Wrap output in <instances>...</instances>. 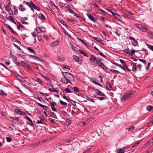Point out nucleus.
Here are the masks:
<instances>
[{"label": "nucleus", "instance_id": "f257e3e1", "mask_svg": "<svg viewBox=\"0 0 153 153\" xmlns=\"http://www.w3.org/2000/svg\"><path fill=\"white\" fill-rule=\"evenodd\" d=\"M133 94L132 91H129L121 97V101L123 102H124L131 98L133 96Z\"/></svg>", "mask_w": 153, "mask_h": 153}, {"label": "nucleus", "instance_id": "f03ea898", "mask_svg": "<svg viewBox=\"0 0 153 153\" xmlns=\"http://www.w3.org/2000/svg\"><path fill=\"white\" fill-rule=\"evenodd\" d=\"M62 74L65 77L69 80H70V82L71 81L73 82L74 80V77L70 73L67 72H62Z\"/></svg>", "mask_w": 153, "mask_h": 153}, {"label": "nucleus", "instance_id": "7ed1b4c3", "mask_svg": "<svg viewBox=\"0 0 153 153\" xmlns=\"http://www.w3.org/2000/svg\"><path fill=\"white\" fill-rule=\"evenodd\" d=\"M5 9L8 12L9 14L12 15L13 14V12L11 10L10 6L8 5H4Z\"/></svg>", "mask_w": 153, "mask_h": 153}, {"label": "nucleus", "instance_id": "20e7f679", "mask_svg": "<svg viewBox=\"0 0 153 153\" xmlns=\"http://www.w3.org/2000/svg\"><path fill=\"white\" fill-rule=\"evenodd\" d=\"M61 81L64 84H67L69 83L71 84V82L70 81V80H69L64 76L62 78Z\"/></svg>", "mask_w": 153, "mask_h": 153}, {"label": "nucleus", "instance_id": "39448f33", "mask_svg": "<svg viewBox=\"0 0 153 153\" xmlns=\"http://www.w3.org/2000/svg\"><path fill=\"white\" fill-rule=\"evenodd\" d=\"M91 57L89 59V60L91 61V60L95 61L96 62V63L98 65L99 63L101 61L98 60L97 59V58L95 57L93 55H91Z\"/></svg>", "mask_w": 153, "mask_h": 153}, {"label": "nucleus", "instance_id": "423d86ee", "mask_svg": "<svg viewBox=\"0 0 153 153\" xmlns=\"http://www.w3.org/2000/svg\"><path fill=\"white\" fill-rule=\"evenodd\" d=\"M51 108L52 110L54 112H56L57 110L55 107V106L56 105V102H51Z\"/></svg>", "mask_w": 153, "mask_h": 153}, {"label": "nucleus", "instance_id": "0eeeda50", "mask_svg": "<svg viewBox=\"0 0 153 153\" xmlns=\"http://www.w3.org/2000/svg\"><path fill=\"white\" fill-rule=\"evenodd\" d=\"M86 15L88 17L89 19L93 22L95 23L97 21V20L94 19L90 13H87Z\"/></svg>", "mask_w": 153, "mask_h": 153}, {"label": "nucleus", "instance_id": "6e6552de", "mask_svg": "<svg viewBox=\"0 0 153 153\" xmlns=\"http://www.w3.org/2000/svg\"><path fill=\"white\" fill-rule=\"evenodd\" d=\"M24 118L25 119L27 120L28 121L27 122V123L28 124L30 125L31 126L33 127L34 126V124L32 123V121L30 118L27 116L25 117Z\"/></svg>", "mask_w": 153, "mask_h": 153}, {"label": "nucleus", "instance_id": "1a4fd4ad", "mask_svg": "<svg viewBox=\"0 0 153 153\" xmlns=\"http://www.w3.org/2000/svg\"><path fill=\"white\" fill-rule=\"evenodd\" d=\"M129 39L131 41H132V42L134 46H137L138 44V42L136 39L132 36L129 37Z\"/></svg>", "mask_w": 153, "mask_h": 153}, {"label": "nucleus", "instance_id": "9d476101", "mask_svg": "<svg viewBox=\"0 0 153 153\" xmlns=\"http://www.w3.org/2000/svg\"><path fill=\"white\" fill-rule=\"evenodd\" d=\"M64 6L65 8H67L68 9V10H69L71 13L73 14L74 13V12L70 8V6L68 4L66 3L64 4Z\"/></svg>", "mask_w": 153, "mask_h": 153}, {"label": "nucleus", "instance_id": "9b49d317", "mask_svg": "<svg viewBox=\"0 0 153 153\" xmlns=\"http://www.w3.org/2000/svg\"><path fill=\"white\" fill-rule=\"evenodd\" d=\"M105 86L106 88L109 90L110 91L112 90V86L109 82L108 81L106 82Z\"/></svg>", "mask_w": 153, "mask_h": 153}, {"label": "nucleus", "instance_id": "f8f14e48", "mask_svg": "<svg viewBox=\"0 0 153 153\" xmlns=\"http://www.w3.org/2000/svg\"><path fill=\"white\" fill-rule=\"evenodd\" d=\"M15 112L17 114H19L21 115H23L25 114V112L17 109H15Z\"/></svg>", "mask_w": 153, "mask_h": 153}, {"label": "nucleus", "instance_id": "ddd939ff", "mask_svg": "<svg viewBox=\"0 0 153 153\" xmlns=\"http://www.w3.org/2000/svg\"><path fill=\"white\" fill-rule=\"evenodd\" d=\"M59 41L58 40H57L56 41L52 42L51 43L50 45L53 47H55L59 45Z\"/></svg>", "mask_w": 153, "mask_h": 153}, {"label": "nucleus", "instance_id": "4468645a", "mask_svg": "<svg viewBox=\"0 0 153 153\" xmlns=\"http://www.w3.org/2000/svg\"><path fill=\"white\" fill-rule=\"evenodd\" d=\"M146 36L149 38L153 39V33L149 31L147 33Z\"/></svg>", "mask_w": 153, "mask_h": 153}, {"label": "nucleus", "instance_id": "2eb2a0df", "mask_svg": "<svg viewBox=\"0 0 153 153\" xmlns=\"http://www.w3.org/2000/svg\"><path fill=\"white\" fill-rule=\"evenodd\" d=\"M19 10L21 11H24L26 10V8L22 4H21L19 6Z\"/></svg>", "mask_w": 153, "mask_h": 153}, {"label": "nucleus", "instance_id": "dca6fc26", "mask_svg": "<svg viewBox=\"0 0 153 153\" xmlns=\"http://www.w3.org/2000/svg\"><path fill=\"white\" fill-rule=\"evenodd\" d=\"M135 26L138 28L140 30L141 29H142L144 26L141 24H135Z\"/></svg>", "mask_w": 153, "mask_h": 153}, {"label": "nucleus", "instance_id": "f3484780", "mask_svg": "<svg viewBox=\"0 0 153 153\" xmlns=\"http://www.w3.org/2000/svg\"><path fill=\"white\" fill-rule=\"evenodd\" d=\"M38 17L39 18L42 20H45L46 19L45 16L41 13L39 14Z\"/></svg>", "mask_w": 153, "mask_h": 153}, {"label": "nucleus", "instance_id": "a211bd4d", "mask_svg": "<svg viewBox=\"0 0 153 153\" xmlns=\"http://www.w3.org/2000/svg\"><path fill=\"white\" fill-rule=\"evenodd\" d=\"M38 104L42 108L46 110H47L48 108V107L47 106H45L44 105H43L40 103H38Z\"/></svg>", "mask_w": 153, "mask_h": 153}, {"label": "nucleus", "instance_id": "6ab92c4d", "mask_svg": "<svg viewBox=\"0 0 153 153\" xmlns=\"http://www.w3.org/2000/svg\"><path fill=\"white\" fill-rule=\"evenodd\" d=\"M114 16L117 20L120 21L122 20V17L116 13V14H114Z\"/></svg>", "mask_w": 153, "mask_h": 153}, {"label": "nucleus", "instance_id": "aec40b11", "mask_svg": "<svg viewBox=\"0 0 153 153\" xmlns=\"http://www.w3.org/2000/svg\"><path fill=\"white\" fill-rule=\"evenodd\" d=\"M71 49L73 50L75 52H75V53H79V52L77 51L78 50V48L74 46L72 44H71Z\"/></svg>", "mask_w": 153, "mask_h": 153}, {"label": "nucleus", "instance_id": "412c9836", "mask_svg": "<svg viewBox=\"0 0 153 153\" xmlns=\"http://www.w3.org/2000/svg\"><path fill=\"white\" fill-rule=\"evenodd\" d=\"M89 2L94 6L98 8L99 7V6L97 5L92 0H89Z\"/></svg>", "mask_w": 153, "mask_h": 153}, {"label": "nucleus", "instance_id": "4be33fe9", "mask_svg": "<svg viewBox=\"0 0 153 153\" xmlns=\"http://www.w3.org/2000/svg\"><path fill=\"white\" fill-rule=\"evenodd\" d=\"M78 51H78L79 53H80L81 54H82L83 56H87V57L88 56L86 54L85 52H84L83 51H82V50H81L80 49H79V50Z\"/></svg>", "mask_w": 153, "mask_h": 153}, {"label": "nucleus", "instance_id": "5701e85b", "mask_svg": "<svg viewBox=\"0 0 153 153\" xmlns=\"http://www.w3.org/2000/svg\"><path fill=\"white\" fill-rule=\"evenodd\" d=\"M24 4H26L27 5L30 7L32 9V4L33 2H30L28 1H26L25 2H23Z\"/></svg>", "mask_w": 153, "mask_h": 153}, {"label": "nucleus", "instance_id": "b1692460", "mask_svg": "<svg viewBox=\"0 0 153 153\" xmlns=\"http://www.w3.org/2000/svg\"><path fill=\"white\" fill-rule=\"evenodd\" d=\"M32 8L33 7L36 10H37L38 11L40 10L38 6L34 4L33 3L32 4Z\"/></svg>", "mask_w": 153, "mask_h": 153}, {"label": "nucleus", "instance_id": "393cba45", "mask_svg": "<svg viewBox=\"0 0 153 153\" xmlns=\"http://www.w3.org/2000/svg\"><path fill=\"white\" fill-rule=\"evenodd\" d=\"M17 25L20 28H22L24 30L25 29V27L22 25L20 22H18L17 23Z\"/></svg>", "mask_w": 153, "mask_h": 153}, {"label": "nucleus", "instance_id": "a878e982", "mask_svg": "<svg viewBox=\"0 0 153 153\" xmlns=\"http://www.w3.org/2000/svg\"><path fill=\"white\" fill-rule=\"evenodd\" d=\"M73 59L75 60V61L77 62H79V58L77 56L75 55H73Z\"/></svg>", "mask_w": 153, "mask_h": 153}, {"label": "nucleus", "instance_id": "bb28decb", "mask_svg": "<svg viewBox=\"0 0 153 153\" xmlns=\"http://www.w3.org/2000/svg\"><path fill=\"white\" fill-rule=\"evenodd\" d=\"M62 30L63 32L65 33V34L68 36L69 37V38H70L71 37L70 35L65 30V29L63 27H62Z\"/></svg>", "mask_w": 153, "mask_h": 153}, {"label": "nucleus", "instance_id": "cd10ccee", "mask_svg": "<svg viewBox=\"0 0 153 153\" xmlns=\"http://www.w3.org/2000/svg\"><path fill=\"white\" fill-rule=\"evenodd\" d=\"M35 81H36L37 82H38V83L40 85H42V82L41 80V79H40L39 78H37L36 79H35Z\"/></svg>", "mask_w": 153, "mask_h": 153}, {"label": "nucleus", "instance_id": "c85d7f7f", "mask_svg": "<svg viewBox=\"0 0 153 153\" xmlns=\"http://www.w3.org/2000/svg\"><path fill=\"white\" fill-rule=\"evenodd\" d=\"M146 44L148 48L153 51V46L147 43H146Z\"/></svg>", "mask_w": 153, "mask_h": 153}, {"label": "nucleus", "instance_id": "c756f323", "mask_svg": "<svg viewBox=\"0 0 153 153\" xmlns=\"http://www.w3.org/2000/svg\"><path fill=\"white\" fill-rule=\"evenodd\" d=\"M153 109V107L151 105H148L146 108V109L147 111H150Z\"/></svg>", "mask_w": 153, "mask_h": 153}, {"label": "nucleus", "instance_id": "7c9ffc66", "mask_svg": "<svg viewBox=\"0 0 153 153\" xmlns=\"http://www.w3.org/2000/svg\"><path fill=\"white\" fill-rule=\"evenodd\" d=\"M94 39L98 42H99L100 43H102V42H103V41L100 38H98L97 37H94Z\"/></svg>", "mask_w": 153, "mask_h": 153}, {"label": "nucleus", "instance_id": "2f4dec72", "mask_svg": "<svg viewBox=\"0 0 153 153\" xmlns=\"http://www.w3.org/2000/svg\"><path fill=\"white\" fill-rule=\"evenodd\" d=\"M59 21L60 22L63 24V25H65L66 26V27H67V25H66V24L65 23V22H64V21L62 19H59Z\"/></svg>", "mask_w": 153, "mask_h": 153}, {"label": "nucleus", "instance_id": "473e14b6", "mask_svg": "<svg viewBox=\"0 0 153 153\" xmlns=\"http://www.w3.org/2000/svg\"><path fill=\"white\" fill-rule=\"evenodd\" d=\"M117 152L118 153H124L125 151L121 149H117Z\"/></svg>", "mask_w": 153, "mask_h": 153}, {"label": "nucleus", "instance_id": "72a5a7b5", "mask_svg": "<svg viewBox=\"0 0 153 153\" xmlns=\"http://www.w3.org/2000/svg\"><path fill=\"white\" fill-rule=\"evenodd\" d=\"M124 67V69H122L123 70L126 71V70H127L128 72H130L131 71V70L129 69L127 66H126Z\"/></svg>", "mask_w": 153, "mask_h": 153}, {"label": "nucleus", "instance_id": "f704fd0d", "mask_svg": "<svg viewBox=\"0 0 153 153\" xmlns=\"http://www.w3.org/2000/svg\"><path fill=\"white\" fill-rule=\"evenodd\" d=\"M96 90L98 92L99 95L102 96H105V94L103 93L101 91H99L98 90Z\"/></svg>", "mask_w": 153, "mask_h": 153}, {"label": "nucleus", "instance_id": "c9c22d12", "mask_svg": "<svg viewBox=\"0 0 153 153\" xmlns=\"http://www.w3.org/2000/svg\"><path fill=\"white\" fill-rule=\"evenodd\" d=\"M100 66L102 69L105 71H106L108 69V68L103 63Z\"/></svg>", "mask_w": 153, "mask_h": 153}, {"label": "nucleus", "instance_id": "e433bc0d", "mask_svg": "<svg viewBox=\"0 0 153 153\" xmlns=\"http://www.w3.org/2000/svg\"><path fill=\"white\" fill-rule=\"evenodd\" d=\"M6 140L7 142H10L12 141V138L10 137H6Z\"/></svg>", "mask_w": 153, "mask_h": 153}, {"label": "nucleus", "instance_id": "4c0bfd02", "mask_svg": "<svg viewBox=\"0 0 153 153\" xmlns=\"http://www.w3.org/2000/svg\"><path fill=\"white\" fill-rule=\"evenodd\" d=\"M113 64H114L115 65L120 67V68H121L122 69H124V67L123 66H122V65H121L118 64L117 63H116L115 62Z\"/></svg>", "mask_w": 153, "mask_h": 153}, {"label": "nucleus", "instance_id": "58836bf2", "mask_svg": "<svg viewBox=\"0 0 153 153\" xmlns=\"http://www.w3.org/2000/svg\"><path fill=\"white\" fill-rule=\"evenodd\" d=\"M148 29L147 28L145 27L144 26L143 27V28L142 29H141V31L143 32H146L147 31Z\"/></svg>", "mask_w": 153, "mask_h": 153}, {"label": "nucleus", "instance_id": "ea45409f", "mask_svg": "<svg viewBox=\"0 0 153 153\" xmlns=\"http://www.w3.org/2000/svg\"><path fill=\"white\" fill-rule=\"evenodd\" d=\"M48 90L50 91H51L52 92H56L57 93H58V91L54 88H53V89H49Z\"/></svg>", "mask_w": 153, "mask_h": 153}, {"label": "nucleus", "instance_id": "a19ab883", "mask_svg": "<svg viewBox=\"0 0 153 153\" xmlns=\"http://www.w3.org/2000/svg\"><path fill=\"white\" fill-rule=\"evenodd\" d=\"M120 61L121 64L124 66V67L126 66V63L124 61L121 59H120Z\"/></svg>", "mask_w": 153, "mask_h": 153}, {"label": "nucleus", "instance_id": "79ce46f5", "mask_svg": "<svg viewBox=\"0 0 153 153\" xmlns=\"http://www.w3.org/2000/svg\"><path fill=\"white\" fill-rule=\"evenodd\" d=\"M6 18L7 19V20H11V21H14V19H13V16H10L9 18H7V17H6Z\"/></svg>", "mask_w": 153, "mask_h": 153}, {"label": "nucleus", "instance_id": "37998d69", "mask_svg": "<svg viewBox=\"0 0 153 153\" xmlns=\"http://www.w3.org/2000/svg\"><path fill=\"white\" fill-rule=\"evenodd\" d=\"M129 50L128 49H124L123 51L125 53L129 54Z\"/></svg>", "mask_w": 153, "mask_h": 153}, {"label": "nucleus", "instance_id": "c03bdc74", "mask_svg": "<svg viewBox=\"0 0 153 153\" xmlns=\"http://www.w3.org/2000/svg\"><path fill=\"white\" fill-rule=\"evenodd\" d=\"M36 31L38 33H40L41 31V29L39 27H37L36 29Z\"/></svg>", "mask_w": 153, "mask_h": 153}, {"label": "nucleus", "instance_id": "a18cd8bd", "mask_svg": "<svg viewBox=\"0 0 153 153\" xmlns=\"http://www.w3.org/2000/svg\"><path fill=\"white\" fill-rule=\"evenodd\" d=\"M11 56L12 57L13 61H16L17 60V58L15 55H13Z\"/></svg>", "mask_w": 153, "mask_h": 153}, {"label": "nucleus", "instance_id": "49530a36", "mask_svg": "<svg viewBox=\"0 0 153 153\" xmlns=\"http://www.w3.org/2000/svg\"><path fill=\"white\" fill-rule=\"evenodd\" d=\"M131 52L129 51V54L132 55H133L135 52V50H131Z\"/></svg>", "mask_w": 153, "mask_h": 153}, {"label": "nucleus", "instance_id": "de8ad7c7", "mask_svg": "<svg viewBox=\"0 0 153 153\" xmlns=\"http://www.w3.org/2000/svg\"><path fill=\"white\" fill-rule=\"evenodd\" d=\"M66 121L68 123V125H69L71 123V120L69 118H67L66 119Z\"/></svg>", "mask_w": 153, "mask_h": 153}, {"label": "nucleus", "instance_id": "09e8293b", "mask_svg": "<svg viewBox=\"0 0 153 153\" xmlns=\"http://www.w3.org/2000/svg\"><path fill=\"white\" fill-rule=\"evenodd\" d=\"M65 91L67 93H72V91L70 90L69 88H66L65 90Z\"/></svg>", "mask_w": 153, "mask_h": 153}, {"label": "nucleus", "instance_id": "8fccbe9b", "mask_svg": "<svg viewBox=\"0 0 153 153\" xmlns=\"http://www.w3.org/2000/svg\"><path fill=\"white\" fill-rule=\"evenodd\" d=\"M60 102L61 104L62 105H67V103L66 102H64L61 100L60 101Z\"/></svg>", "mask_w": 153, "mask_h": 153}, {"label": "nucleus", "instance_id": "3c124183", "mask_svg": "<svg viewBox=\"0 0 153 153\" xmlns=\"http://www.w3.org/2000/svg\"><path fill=\"white\" fill-rule=\"evenodd\" d=\"M27 49L29 51L32 53H33L35 52V51L30 47H28L27 48Z\"/></svg>", "mask_w": 153, "mask_h": 153}, {"label": "nucleus", "instance_id": "603ef678", "mask_svg": "<svg viewBox=\"0 0 153 153\" xmlns=\"http://www.w3.org/2000/svg\"><path fill=\"white\" fill-rule=\"evenodd\" d=\"M135 128L134 127V126H130L129 128H127L128 129L129 131H131Z\"/></svg>", "mask_w": 153, "mask_h": 153}, {"label": "nucleus", "instance_id": "864d4df0", "mask_svg": "<svg viewBox=\"0 0 153 153\" xmlns=\"http://www.w3.org/2000/svg\"><path fill=\"white\" fill-rule=\"evenodd\" d=\"M110 70L111 72H115L118 74H119L120 73V72L118 71L113 69H111Z\"/></svg>", "mask_w": 153, "mask_h": 153}, {"label": "nucleus", "instance_id": "5fc2aeb1", "mask_svg": "<svg viewBox=\"0 0 153 153\" xmlns=\"http://www.w3.org/2000/svg\"><path fill=\"white\" fill-rule=\"evenodd\" d=\"M115 33L118 36H120L121 33H120V31H118L117 30L115 32Z\"/></svg>", "mask_w": 153, "mask_h": 153}, {"label": "nucleus", "instance_id": "6e6d98bb", "mask_svg": "<svg viewBox=\"0 0 153 153\" xmlns=\"http://www.w3.org/2000/svg\"><path fill=\"white\" fill-rule=\"evenodd\" d=\"M0 94L2 95L3 96H4V95L7 96V95L4 93V91L2 90H0Z\"/></svg>", "mask_w": 153, "mask_h": 153}, {"label": "nucleus", "instance_id": "4d7b16f0", "mask_svg": "<svg viewBox=\"0 0 153 153\" xmlns=\"http://www.w3.org/2000/svg\"><path fill=\"white\" fill-rule=\"evenodd\" d=\"M98 53L102 57H105V55H104L103 54V53L101 51H98Z\"/></svg>", "mask_w": 153, "mask_h": 153}, {"label": "nucleus", "instance_id": "13d9d810", "mask_svg": "<svg viewBox=\"0 0 153 153\" xmlns=\"http://www.w3.org/2000/svg\"><path fill=\"white\" fill-rule=\"evenodd\" d=\"M139 60L140 62H142L144 64H146V61L145 60L139 59Z\"/></svg>", "mask_w": 153, "mask_h": 153}, {"label": "nucleus", "instance_id": "bf43d9fd", "mask_svg": "<svg viewBox=\"0 0 153 153\" xmlns=\"http://www.w3.org/2000/svg\"><path fill=\"white\" fill-rule=\"evenodd\" d=\"M74 91L76 92H78L79 91V90L76 87H74Z\"/></svg>", "mask_w": 153, "mask_h": 153}, {"label": "nucleus", "instance_id": "052dcab7", "mask_svg": "<svg viewBox=\"0 0 153 153\" xmlns=\"http://www.w3.org/2000/svg\"><path fill=\"white\" fill-rule=\"evenodd\" d=\"M63 68H66L68 70H70V68H69V66H66L65 65H62Z\"/></svg>", "mask_w": 153, "mask_h": 153}, {"label": "nucleus", "instance_id": "680f3d73", "mask_svg": "<svg viewBox=\"0 0 153 153\" xmlns=\"http://www.w3.org/2000/svg\"><path fill=\"white\" fill-rule=\"evenodd\" d=\"M14 13H13V14H14V15H16L18 13V10L15 8H14Z\"/></svg>", "mask_w": 153, "mask_h": 153}, {"label": "nucleus", "instance_id": "e2e57ef3", "mask_svg": "<svg viewBox=\"0 0 153 153\" xmlns=\"http://www.w3.org/2000/svg\"><path fill=\"white\" fill-rule=\"evenodd\" d=\"M40 145H41V143H40V141H39L37 143H35L34 145V146H37Z\"/></svg>", "mask_w": 153, "mask_h": 153}, {"label": "nucleus", "instance_id": "0e129e2a", "mask_svg": "<svg viewBox=\"0 0 153 153\" xmlns=\"http://www.w3.org/2000/svg\"><path fill=\"white\" fill-rule=\"evenodd\" d=\"M142 51H144L146 53V55H148V51H147V50H146V49H142Z\"/></svg>", "mask_w": 153, "mask_h": 153}, {"label": "nucleus", "instance_id": "69168bd1", "mask_svg": "<svg viewBox=\"0 0 153 153\" xmlns=\"http://www.w3.org/2000/svg\"><path fill=\"white\" fill-rule=\"evenodd\" d=\"M129 146H130L129 145L125 146L123 147V149H127L129 148Z\"/></svg>", "mask_w": 153, "mask_h": 153}, {"label": "nucleus", "instance_id": "338daca9", "mask_svg": "<svg viewBox=\"0 0 153 153\" xmlns=\"http://www.w3.org/2000/svg\"><path fill=\"white\" fill-rule=\"evenodd\" d=\"M93 82L96 84V85H97L98 84V81L97 80L95 79L94 78V80H93Z\"/></svg>", "mask_w": 153, "mask_h": 153}, {"label": "nucleus", "instance_id": "774afa93", "mask_svg": "<svg viewBox=\"0 0 153 153\" xmlns=\"http://www.w3.org/2000/svg\"><path fill=\"white\" fill-rule=\"evenodd\" d=\"M31 34L33 37H35L36 36V33L34 32L31 33Z\"/></svg>", "mask_w": 153, "mask_h": 153}]
</instances>
